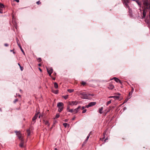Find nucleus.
Returning <instances> with one entry per match:
<instances>
[{
    "instance_id": "f257e3e1",
    "label": "nucleus",
    "mask_w": 150,
    "mask_h": 150,
    "mask_svg": "<svg viewBox=\"0 0 150 150\" xmlns=\"http://www.w3.org/2000/svg\"><path fill=\"white\" fill-rule=\"evenodd\" d=\"M143 2V6L144 9L142 13V18H144L145 17L146 15V12L147 11V10H148L149 11V16L146 18L145 19V21L147 25L148 26L150 29V10L149 9L150 8V0H142Z\"/></svg>"
},
{
    "instance_id": "f03ea898",
    "label": "nucleus",
    "mask_w": 150,
    "mask_h": 150,
    "mask_svg": "<svg viewBox=\"0 0 150 150\" xmlns=\"http://www.w3.org/2000/svg\"><path fill=\"white\" fill-rule=\"evenodd\" d=\"M64 105L62 102H59L57 104V106L58 108V112H61L64 109Z\"/></svg>"
},
{
    "instance_id": "7ed1b4c3",
    "label": "nucleus",
    "mask_w": 150,
    "mask_h": 150,
    "mask_svg": "<svg viewBox=\"0 0 150 150\" xmlns=\"http://www.w3.org/2000/svg\"><path fill=\"white\" fill-rule=\"evenodd\" d=\"M79 95L81 96V98L82 99H87L88 98V95L85 92L80 91L79 93Z\"/></svg>"
},
{
    "instance_id": "20e7f679",
    "label": "nucleus",
    "mask_w": 150,
    "mask_h": 150,
    "mask_svg": "<svg viewBox=\"0 0 150 150\" xmlns=\"http://www.w3.org/2000/svg\"><path fill=\"white\" fill-rule=\"evenodd\" d=\"M38 116V113L35 114L34 115V116L33 117L32 119V121L31 122V123L32 124H34L35 122V120L37 119Z\"/></svg>"
},
{
    "instance_id": "39448f33",
    "label": "nucleus",
    "mask_w": 150,
    "mask_h": 150,
    "mask_svg": "<svg viewBox=\"0 0 150 150\" xmlns=\"http://www.w3.org/2000/svg\"><path fill=\"white\" fill-rule=\"evenodd\" d=\"M78 102L76 101H69L68 103V104L71 106L76 105L78 104Z\"/></svg>"
},
{
    "instance_id": "423d86ee",
    "label": "nucleus",
    "mask_w": 150,
    "mask_h": 150,
    "mask_svg": "<svg viewBox=\"0 0 150 150\" xmlns=\"http://www.w3.org/2000/svg\"><path fill=\"white\" fill-rule=\"evenodd\" d=\"M47 70L48 73L49 75V76L50 77H52L51 74L52 73L53 71V69L51 67L47 68Z\"/></svg>"
},
{
    "instance_id": "0eeeda50",
    "label": "nucleus",
    "mask_w": 150,
    "mask_h": 150,
    "mask_svg": "<svg viewBox=\"0 0 150 150\" xmlns=\"http://www.w3.org/2000/svg\"><path fill=\"white\" fill-rule=\"evenodd\" d=\"M96 102H90L89 103L88 105H86V107L87 108H88L90 107H91L95 105L96 104Z\"/></svg>"
},
{
    "instance_id": "6e6552de",
    "label": "nucleus",
    "mask_w": 150,
    "mask_h": 150,
    "mask_svg": "<svg viewBox=\"0 0 150 150\" xmlns=\"http://www.w3.org/2000/svg\"><path fill=\"white\" fill-rule=\"evenodd\" d=\"M15 132L16 133V135L20 140H21V139H23V138L22 137L21 135L20 131H16Z\"/></svg>"
},
{
    "instance_id": "1a4fd4ad",
    "label": "nucleus",
    "mask_w": 150,
    "mask_h": 150,
    "mask_svg": "<svg viewBox=\"0 0 150 150\" xmlns=\"http://www.w3.org/2000/svg\"><path fill=\"white\" fill-rule=\"evenodd\" d=\"M129 1H126L125 0H123V2L126 8H130L128 4V3H129Z\"/></svg>"
},
{
    "instance_id": "9d476101",
    "label": "nucleus",
    "mask_w": 150,
    "mask_h": 150,
    "mask_svg": "<svg viewBox=\"0 0 150 150\" xmlns=\"http://www.w3.org/2000/svg\"><path fill=\"white\" fill-rule=\"evenodd\" d=\"M112 79H114L115 81V82H116L117 83L118 82H119L120 83L122 84L121 81L118 79L116 77H113L112 79H111V80Z\"/></svg>"
},
{
    "instance_id": "9b49d317",
    "label": "nucleus",
    "mask_w": 150,
    "mask_h": 150,
    "mask_svg": "<svg viewBox=\"0 0 150 150\" xmlns=\"http://www.w3.org/2000/svg\"><path fill=\"white\" fill-rule=\"evenodd\" d=\"M81 108V106L79 105L78 106V108H75L74 110V113H76L77 112L79 111V109Z\"/></svg>"
},
{
    "instance_id": "f8f14e48",
    "label": "nucleus",
    "mask_w": 150,
    "mask_h": 150,
    "mask_svg": "<svg viewBox=\"0 0 150 150\" xmlns=\"http://www.w3.org/2000/svg\"><path fill=\"white\" fill-rule=\"evenodd\" d=\"M21 141V142L19 144V146L21 147H23L24 144V140L23 139H22L20 140Z\"/></svg>"
},
{
    "instance_id": "ddd939ff",
    "label": "nucleus",
    "mask_w": 150,
    "mask_h": 150,
    "mask_svg": "<svg viewBox=\"0 0 150 150\" xmlns=\"http://www.w3.org/2000/svg\"><path fill=\"white\" fill-rule=\"evenodd\" d=\"M114 86L112 83H110L108 86V88L109 89L112 90Z\"/></svg>"
},
{
    "instance_id": "4468645a",
    "label": "nucleus",
    "mask_w": 150,
    "mask_h": 150,
    "mask_svg": "<svg viewBox=\"0 0 150 150\" xmlns=\"http://www.w3.org/2000/svg\"><path fill=\"white\" fill-rule=\"evenodd\" d=\"M129 9V15L130 16V17H132V11L130 8H128Z\"/></svg>"
},
{
    "instance_id": "2eb2a0df",
    "label": "nucleus",
    "mask_w": 150,
    "mask_h": 150,
    "mask_svg": "<svg viewBox=\"0 0 150 150\" xmlns=\"http://www.w3.org/2000/svg\"><path fill=\"white\" fill-rule=\"evenodd\" d=\"M103 109V107H101L99 108V112L100 114H102L103 112L102 111Z\"/></svg>"
},
{
    "instance_id": "dca6fc26",
    "label": "nucleus",
    "mask_w": 150,
    "mask_h": 150,
    "mask_svg": "<svg viewBox=\"0 0 150 150\" xmlns=\"http://www.w3.org/2000/svg\"><path fill=\"white\" fill-rule=\"evenodd\" d=\"M63 125L65 127H69V124H67V123H64Z\"/></svg>"
},
{
    "instance_id": "f3484780",
    "label": "nucleus",
    "mask_w": 150,
    "mask_h": 150,
    "mask_svg": "<svg viewBox=\"0 0 150 150\" xmlns=\"http://www.w3.org/2000/svg\"><path fill=\"white\" fill-rule=\"evenodd\" d=\"M54 87L55 88H57L58 87V84L56 82H55L54 83Z\"/></svg>"
},
{
    "instance_id": "a211bd4d",
    "label": "nucleus",
    "mask_w": 150,
    "mask_h": 150,
    "mask_svg": "<svg viewBox=\"0 0 150 150\" xmlns=\"http://www.w3.org/2000/svg\"><path fill=\"white\" fill-rule=\"evenodd\" d=\"M67 91L69 93H71L73 92L74 90L73 89H69L67 90Z\"/></svg>"
},
{
    "instance_id": "6ab92c4d",
    "label": "nucleus",
    "mask_w": 150,
    "mask_h": 150,
    "mask_svg": "<svg viewBox=\"0 0 150 150\" xmlns=\"http://www.w3.org/2000/svg\"><path fill=\"white\" fill-rule=\"evenodd\" d=\"M28 136H29L30 134V131L29 129H28L27 131Z\"/></svg>"
},
{
    "instance_id": "aec40b11",
    "label": "nucleus",
    "mask_w": 150,
    "mask_h": 150,
    "mask_svg": "<svg viewBox=\"0 0 150 150\" xmlns=\"http://www.w3.org/2000/svg\"><path fill=\"white\" fill-rule=\"evenodd\" d=\"M91 132H90V133L89 134H88V136H87L86 138V141H87L88 140V139H89V137H90V134H91Z\"/></svg>"
},
{
    "instance_id": "412c9836",
    "label": "nucleus",
    "mask_w": 150,
    "mask_h": 150,
    "mask_svg": "<svg viewBox=\"0 0 150 150\" xmlns=\"http://www.w3.org/2000/svg\"><path fill=\"white\" fill-rule=\"evenodd\" d=\"M45 124L48 126H50V124L49 123L48 121H45Z\"/></svg>"
},
{
    "instance_id": "4be33fe9",
    "label": "nucleus",
    "mask_w": 150,
    "mask_h": 150,
    "mask_svg": "<svg viewBox=\"0 0 150 150\" xmlns=\"http://www.w3.org/2000/svg\"><path fill=\"white\" fill-rule=\"evenodd\" d=\"M4 7V5L0 3V9L3 8Z\"/></svg>"
},
{
    "instance_id": "5701e85b",
    "label": "nucleus",
    "mask_w": 150,
    "mask_h": 150,
    "mask_svg": "<svg viewBox=\"0 0 150 150\" xmlns=\"http://www.w3.org/2000/svg\"><path fill=\"white\" fill-rule=\"evenodd\" d=\"M52 92L55 94H57L58 93V90H54L52 91Z\"/></svg>"
},
{
    "instance_id": "b1692460",
    "label": "nucleus",
    "mask_w": 150,
    "mask_h": 150,
    "mask_svg": "<svg viewBox=\"0 0 150 150\" xmlns=\"http://www.w3.org/2000/svg\"><path fill=\"white\" fill-rule=\"evenodd\" d=\"M68 96H69L68 95H66V96H63V97L65 99H66L68 98Z\"/></svg>"
},
{
    "instance_id": "393cba45",
    "label": "nucleus",
    "mask_w": 150,
    "mask_h": 150,
    "mask_svg": "<svg viewBox=\"0 0 150 150\" xmlns=\"http://www.w3.org/2000/svg\"><path fill=\"white\" fill-rule=\"evenodd\" d=\"M59 114H57L55 116V118L57 119V118H59Z\"/></svg>"
},
{
    "instance_id": "a878e982",
    "label": "nucleus",
    "mask_w": 150,
    "mask_h": 150,
    "mask_svg": "<svg viewBox=\"0 0 150 150\" xmlns=\"http://www.w3.org/2000/svg\"><path fill=\"white\" fill-rule=\"evenodd\" d=\"M111 103V100H109V101L107 102L106 103V105H108L109 104H110Z\"/></svg>"
},
{
    "instance_id": "bb28decb",
    "label": "nucleus",
    "mask_w": 150,
    "mask_h": 150,
    "mask_svg": "<svg viewBox=\"0 0 150 150\" xmlns=\"http://www.w3.org/2000/svg\"><path fill=\"white\" fill-rule=\"evenodd\" d=\"M69 108L70 107L69 106H67V110L68 112H69V110H70V109H69Z\"/></svg>"
},
{
    "instance_id": "cd10ccee",
    "label": "nucleus",
    "mask_w": 150,
    "mask_h": 150,
    "mask_svg": "<svg viewBox=\"0 0 150 150\" xmlns=\"http://www.w3.org/2000/svg\"><path fill=\"white\" fill-rule=\"evenodd\" d=\"M86 108V106H82V107H81V108L80 109H81V110H83L84 109Z\"/></svg>"
},
{
    "instance_id": "c85d7f7f",
    "label": "nucleus",
    "mask_w": 150,
    "mask_h": 150,
    "mask_svg": "<svg viewBox=\"0 0 150 150\" xmlns=\"http://www.w3.org/2000/svg\"><path fill=\"white\" fill-rule=\"evenodd\" d=\"M69 112L71 113H74V110L73 109H71L70 110H69Z\"/></svg>"
},
{
    "instance_id": "c756f323",
    "label": "nucleus",
    "mask_w": 150,
    "mask_h": 150,
    "mask_svg": "<svg viewBox=\"0 0 150 150\" xmlns=\"http://www.w3.org/2000/svg\"><path fill=\"white\" fill-rule=\"evenodd\" d=\"M86 83L84 81H82L81 82V84L83 86L85 84H86Z\"/></svg>"
},
{
    "instance_id": "7c9ffc66",
    "label": "nucleus",
    "mask_w": 150,
    "mask_h": 150,
    "mask_svg": "<svg viewBox=\"0 0 150 150\" xmlns=\"http://www.w3.org/2000/svg\"><path fill=\"white\" fill-rule=\"evenodd\" d=\"M37 60H38V62H40L41 61V59L40 58H38L37 59Z\"/></svg>"
},
{
    "instance_id": "2f4dec72",
    "label": "nucleus",
    "mask_w": 150,
    "mask_h": 150,
    "mask_svg": "<svg viewBox=\"0 0 150 150\" xmlns=\"http://www.w3.org/2000/svg\"><path fill=\"white\" fill-rule=\"evenodd\" d=\"M87 110L86 109H84L83 110V111L82 113H85L86 112Z\"/></svg>"
},
{
    "instance_id": "473e14b6",
    "label": "nucleus",
    "mask_w": 150,
    "mask_h": 150,
    "mask_svg": "<svg viewBox=\"0 0 150 150\" xmlns=\"http://www.w3.org/2000/svg\"><path fill=\"white\" fill-rule=\"evenodd\" d=\"M2 9V8L0 9V13H3V10Z\"/></svg>"
},
{
    "instance_id": "72a5a7b5",
    "label": "nucleus",
    "mask_w": 150,
    "mask_h": 150,
    "mask_svg": "<svg viewBox=\"0 0 150 150\" xmlns=\"http://www.w3.org/2000/svg\"><path fill=\"white\" fill-rule=\"evenodd\" d=\"M119 96H114V98H115L117 99H119Z\"/></svg>"
},
{
    "instance_id": "f704fd0d",
    "label": "nucleus",
    "mask_w": 150,
    "mask_h": 150,
    "mask_svg": "<svg viewBox=\"0 0 150 150\" xmlns=\"http://www.w3.org/2000/svg\"><path fill=\"white\" fill-rule=\"evenodd\" d=\"M18 100V99H15L13 101V103H16Z\"/></svg>"
},
{
    "instance_id": "c9c22d12",
    "label": "nucleus",
    "mask_w": 150,
    "mask_h": 150,
    "mask_svg": "<svg viewBox=\"0 0 150 150\" xmlns=\"http://www.w3.org/2000/svg\"><path fill=\"white\" fill-rule=\"evenodd\" d=\"M36 3L37 4H38V5H39L40 4H41V3L40 2V1H37L36 2Z\"/></svg>"
},
{
    "instance_id": "e433bc0d",
    "label": "nucleus",
    "mask_w": 150,
    "mask_h": 150,
    "mask_svg": "<svg viewBox=\"0 0 150 150\" xmlns=\"http://www.w3.org/2000/svg\"><path fill=\"white\" fill-rule=\"evenodd\" d=\"M20 69H21V71H22L23 70V67H21V66H20Z\"/></svg>"
},
{
    "instance_id": "4c0bfd02",
    "label": "nucleus",
    "mask_w": 150,
    "mask_h": 150,
    "mask_svg": "<svg viewBox=\"0 0 150 150\" xmlns=\"http://www.w3.org/2000/svg\"><path fill=\"white\" fill-rule=\"evenodd\" d=\"M4 45L5 46L7 47L8 46V44L7 43H5Z\"/></svg>"
},
{
    "instance_id": "58836bf2",
    "label": "nucleus",
    "mask_w": 150,
    "mask_h": 150,
    "mask_svg": "<svg viewBox=\"0 0 150 150\" xmlns=\"http://www.w3.org/2000/svg\"><path fill=\"white\" fill-rule=\"evenodd\" d=\"M21 51L23 53V54H25V53L24 52V51L23 50V49H22V48H21Z\"/></svg>"
},
{
    "instance_id": "ea45409f",
    "label": "nucleus",
    "mask_w": 150,
    "mask_h": 150,
    "mask_svg": "<svg viewBox=\"0 0 150 150\" xmlns=\"http://www.w3.org/2000/svg\"><path fill=\"white\" fill-rule=\"evenodd\" d=\"M134 91V89L133 88H132V93Z\"/></svg>"
},
{
    "instance_id": "a19ab883",
    "label": "nucleus",
    "mask_w": 150,
    "mask_h": 150,
    "mask_svg": "<svg viewBox=\"0 0 150 150\" xmlns=\"http://www.w3.org/2000/svg\"><path fill=\"white\" fill-rule=\"evenodd\" d=\"M68 119H66L64 120V121L65 122H67L68 121Z\"/></svg>"
},
{
    "instance_id": "79ce46f5",
    "label": "nucleus",
    "mask_w": 150,
    "mask_h": 150,
    "mask_svg": "<svg viewBox=\"0 0 150 150\" xmlns=\"http://www.w3.org/2000/svg\"><path fill=\"white\" fill-rule=\"evenodd\" d=\"M108 139V138L107 137L104 140V142H105L106 141V140H107Z\"/></svg>"
},
{
    "instance_id": "37998d69",
    "label": "nucleus",
    "mask_w": 150,
    "mask_h": 150,
    "mask_svg": "<svg viewBox=\"0 0 150 150\" xmlns=\"http://www.w3.org/2000/svg\"><path fill=\"white\" fill-rule=\"evenodd\" d=\"M129 96H130L132 95V93H131V92H130L129 93Z\"/></svg>"
},
{
    "instance_id": "c03bdc74",
    "label": "nucleus",
    "mask_w": 150,
    "mask_h": 150,
    "mask_svg": "<svg viewBox=\"0 0 150 150\" xmlns=\"http://www.w3.org/2000/svg\"><path fill=\"white\" fill-rule=\"evenodd\" d=\"M15 1H16L17 2H19V0H15Z\"/></svg>"
},
{
    "instance_id": "a18cd8bd",
    "label": "nucleus",
    "mask_w": 150,
    "mask_h": 150,
    "mask_svg": "<svg viewBox=\"0 0 150 150\" xmlns=\"http://www.w3.org/2000/svg\"><path fill=\"white\" fill-rule=\"evenodd\" d=\"M38 69H39L40 70V71L41 72V71H42V70H41V69H40V68L39 67V68H38Z\"/></svg>"
},
{
    "instance_id": "49530a36",
    "label": "nucleus",
    "mask_w": 150,
    "mask_h": 150,
    "mask_svg": "<svg viewBox=\"0 0 150 150\" xmlns=\"http://www.w3.org/2000/svg\"><path fill=\"white\" fill-rule=\"evenodd\" d=\"M16 41H17V43H18V42L19 40H18L17 38H16Z\"/></svg>"
},
{
    "instance_id": "de8ad7c7",
    "label": "nucleus",
    "mask_w": 150,
    "mask_h": 150,
    "mask_svg": "<svg viewBox=\"0 0 150 150\" xmlns=\"http://www.w3.org/2000/svg\"><path fill=\"white\" fill-rule=\"evenodd\" d=\"M17 44H18V46H19V47L21 45L18 42Z\"/></svg>"
},
{
    "instance_id": "09e8293b",
    "label": "nucleus",
    "mask_w": 150,
    "mask_h": 150,
    "mask_svg": "<svg viewBox=\"0 0 150 150\" xmlns=\"http://www.w3.org/2000/svg\"><path fill=\"white\" fill-rule=\"evenodd\" d=\"M18 96L19 97H20L21 98V95H20L19 94H18Z\"/></svg>"
},
{
    "instance_id": "8fccbe9b",
    "label": "nucleus",
    "mask_w": 150,
    "mask_h": 150,
    "mask_svg": "<svg viewBox=\"0 0 150 150\" xmlns=\"http://www.w3.org/2000/svg\"><path fill=\"white\" fill-rule=\"evenodd\" d=\"M41 64H38V66H40V67L41 66Z\"/></svg>"
},
{
    "instance_id": "3c124183",
    "label": "nucleus",
    "mask_w": 150,
    "mask_h": 150,
    "mask_svg": "<svg viewBox=\"0 0 150 150\" xmlns=\"http://www.w3.org/2000/svg\"><path fill=\"white\" fill-rule=\"evenodd\" d=\"M137 2L139 5H140V4L139 2Z\"/></svg>"
},
{
    "instance_id": "603ef678",
    "label": "nucleus",
    "mask_w": 150,
    "mask_h": 150,
    "mask_svg": "<svg viewBox=\"0 0 150 150\" xmlns=\"http://www.w3.org/2000/svg\"><path fill=\"white\" fill-rule=\"evenodd\" d=\"M52 78L53 80H55V77H53Z\"/></svg>"
},
{
    "instance_id": "864d4df0",
    "label": "nucleus",
    "mask_w": 150,
    "mask_h": 150,
    "mask_svg": "<svg viewBox=\"0 0 150 150\" xmlns=\"http://www.w3.org/2000/svg\"><path fill=\"white\" fill-rule=\"evenodd\" d=\"M75 118V117H73V118H72V120H74Z\"/></svg>"
},
{
    "instance_id": "5fc2aeb1",
    "label": "nucleus",
    "mask_w": 150,
    "mask_h": 150,
    "mask_svg": "<svg viewBox=\"0 0 150 150\" xmlns=\"http://www.w3.org/2000/svg\"><path fill=\"white\" fill-rule=\"evenodd\" d=\"M19 47L20 48V49H21V48H22L21 45Z\"/></svg>"
},
{
    "instance_id": "6e6d98bb",
    "label": "nucleus",
    "mask_w": 150,
    "mask_h": 150,
    "mask_svg": "<svg viewBox=\"0 0 150 150\" xmlns=\"http://www.w3.org/2000/svg\"><path fill=\"white\" fill-rule=\"evenodd\" d=\"M19 47L20 48V49H21V48H22L21 45Z\"/></svg>"
},
{
    "instance_id": "4d7b16f0",
    "label": "nucleus",
    "mask_w": 150,
    "mask_h": 150,
    "mask_svg": "<svg viewBox=\"0 0 150 150\" xmlns=\"http://www.w3.org/2000/svg\"><path fill=\"white\" fill-rule=\"evenodd\" d=\"M109 98H114V96H110L109 97Z\"/></svg>"
},
{
    "instance_id": "13d9d810",
    "label": "nucleus",
    "mask_w": 150,
    "mask_h": 150,
    "mask_svg": "<svg viewBox=\"0 0 150 150\" xmlns=\"http://www.w3.org/2000/svg\"><path fill=\"white\" fill-rule=\"evenodd\" d=\"M18 65L20 67V66H21V65H20V64H19V63H18Z\"/></svg>"
},
{
    "instance_id": "bf43d9fd",
    "label": "nucleus",
    "mask_w": 150,
    "mask_h": 150,
    "mask_svg": "<svg viewBox=\"0 0 150 150\" xmlns=\"http://www.w3.org/2000/svg\"><path fill=\"white\" fill-rule=\"evenodd\" d=\"M55 150H58L57 149V148H55L54 149Z\"/></svg>"
},
{
    "instance_id": "052dcab7",
    "label": "nucleus",
    "mask_w": 150,
    "mask_h": 150,
    "mask_svg": "<svg viewBox=\"0 0 150 150\" xmlns=\"http://www.w3.org/2000/svg\"><path fill=\"white\" fill-rule=\"evenodd\" d=\"M129 0H125V1H129Z\"/></svg>"
},
{
    "instance_id": "680f3d73",
    "label": "nucleus",
    "mask_w": 150,
    "mask_h": 150,
    "mask_svg": "<svg viewBox=\"0 0 150 150\" xmlns=\"http://www.w3.org/2000/svg\"><path fill=\"white\" fill-rule=\"evenodd\" d=\"M0 111L1 112L2 111V110L1 108L0 109Z\"/></svg>"
},
{
    "instance_id": "e2e57ef3",
    "label": "nucleus",
    "mask_w": 150,
    "mask_h": 150,
    "mask_svg": "<svg viewBox=\"0 0 150 150\" xmlns=\"http://www.w3.org/2000/svg\"><path fill=\"white\" fill-rule=\"evenodd\" d=\"M127 101V100H125V102H126Z\"/></svg>"
},
{
    "instance_id": "0e129e2a",
    "label": "nucleus",
    "mask_w": 150,
    "mask_h": 150,
    "mask_svg": "<svg viewBox=\"0 0 150 150\" xmlns=\"http://www.w3.org/2000/svg\"><path fill=\"white\" fill-rule=\"evenodd\" d=\"M125 109H126V108L125 107L124 108V109L125 110Z\"/></svg>"
},
{
    "instance_id": "69168bd1",
    "label": "nucleus",
    "mask_w": 150,
    "mask_h": 150,
    "mask_svg": "<svg viewBox=\"0 0 150 150\" xmlns=\"http://www.w3.org/2000/svg\"><path fill=\"white\" fill-rule=\"evenodd\" d=\"M15 28H16V29H17V27H16H16H15Z\"/></svg>"
},
{
    "instance_id": "338daca9",
    "label": "nucleus",
    "mask_w": 150,
    "mask_h": 150,
    "mask_svg": "<svg viewBox=\"0 0 150 150\" xmlns=\"http://www.w3.org/2000/svg\"><path fill=\"white\" fill-rule=\"evenodd\" d=\"M11 52H12L13 51V50H11L10 51Z\"/></svg>"
},
{
    "instance_id": "774afa93",
    "label": "nucleus",
    "mask_w": 150,
    "mask_h": 150,
    "mask_svg": "<svg viewBox=\"0 0 150 150\" xmlns=\"http://www.w3.org/2000/svg\"><path fill=\"white\" fill-rule=\"evenodd\" d=\"M54 73V74H55V75H56V73Z\"/></svg>"
}]
</instances>
